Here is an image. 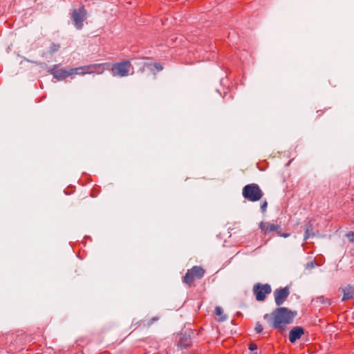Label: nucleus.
<instances>
[{"mask_svg": "<svg viewBox=\"0 0 354 354\" xmlns=\"http://www.w3.org/2000/svg\"><path fill=\"white\" fill-rule=\"evenodd\" d=\"M249 349L251 351H255L257 349V346L254 344V343H251L250 345H249Z\"/></svg>", "mask_w": 354, "mask_h": 354, "instance_id": "nucleus-23", "label": "nucleus"}, {"mask_svg": "<svg viewBox=\"0 0 354 354\" xmlns=\"http://www.w3.org/2000/svg\"><path fill=\"white\" fill-rule=\"evenodd\" d=\"M346 236L351 243H354V233L353 232H348Z\"/></svg>", "mask_w": 354, "mask_h": 354, "instance_id": "nucleus-18", "label": "nucleus"}, {"mask_svg": "<svg viewBox=\"0 0 354 354\" xmlns=\"http://www.w3.org/2000/svg\"><path fill=\"white\" fill-rule=\"evenodd\" d=\"M242 194L248 201L256 202L262 198L263 194L257 184L252 183L243 187Z\"/></svg>", "mask_w": 354, "mask_h": 354, "instance_id": "nucleus-3", "label": "nucleus"}, {"mask_svg": "<svg viewBox=\"0 0 354 354\" xmlns=\"http://www.w3.org/2000/svg\"><path fill=\"white\" fill-rule=\"evenodd\" d=\"M153 66L158 71H160L163 69V67L159 63H154Z\"/></svg>", "mask_w": 354, "mask_h": 354, "instance_id": "nucleus-21", "label": "nucleus"}, {"mask_svg": "<svg viewBox=\"0 0 354 354\" xmlns=\"http://www.w3.org/2000/svg\"><path fill=\"white\" fill-rule=\"evenodd\" d=\"M131 68V62L129 60L115 63L111 68L112 75L115 77H127L129 75Z\"/></svg>", "mask_w": 354, "mask_h": 354, "instance_id": "nucleus-4", "label": "nucleus"}, {"mask_svg": "<svg viewBox=\"0 0 354 354\" xmlns=\"http://www.w3.org/2000/svg\"><path fill=\"white\" fill-rule=\"evenodd\" d=\"M305 330L301 326L293 327L289 333V340L291 343H295L301 338L304 334Z\"/></svg>", "mask_w": 354, "mask_h": 354, "instance_id": "nucleus-9", "label": "nucleus"}, {"mask_svg": "<svg viewBox=\"0 0 354 354\" xmlns=\"http://www.w3.org/2000/svg\"><path fill=\"white\" fill-rule=\"evenodd\" d=\"M263 326L262 325L259 323V322H257L256 324V326H255V331L257 333H260L263 331Z\"/></svg>", "mask_w": 354, "mask_h": 354, "instance_id": "nucleus-19", "label": "nucleus"}, {"mask_svg": "<svg viewBox=\"0 0 354 354\" xmlns=\"http://www.w3.org/2000/svg\"><path fill=\"white\" fill-rule=\"evenodd\" d=\"M214 313L216 315L220 317V318L218 319L219 322H224L225 320H226L227 317L226 315H223V309L221 307H216Z\"/></svg>", "mask_w": 354, "mask_h": 354, "instance_id": "nucleus-15", "label": "nucleus"}, {"mask_svg": "<svg viewBox=\"0 0 354 354\" xmlns=\"http://www.w3.org/2000/svg\"><path fill=\"white\" fill-rule=\"evenodd\" d=\"M60 48V46L59 44H53L51 46H50V53H55L56 51H57L59 50V48Z\"/></svg>", "mask_w": 354, "mask_h": 354, "instance_id": "nucleus-17", "label": "nucleus"}, {"mask_svg": "<svg viewBox=\"0 0 354 354\" xmlns=\"http://www.w3.org/2000/svg\"><path fill=\"white\" fill-rule=\"evenodd\" d=\"M313 301L317 303V304L320 303V304H328V305L330 304V301L327 299H325L324 296H319V297L315 298L313 300Z\"/></svg>", "mask_w": 354, "mask_h": 354, "instance_id": "nucleus-16", "label": "nucleus"}, {"mask_svg": "<svg viewBox=\"0 0 354 354\" xmlns=\"http://www.w3.org/2000/svg\"><path fill=\"white\" fill-rule=\"evenodd\" d=\"M106 65H109V63H103V64H90L83 66H80L77 68H71L72 75H88V74H102L104 71V66Z\"/></svg>", "mask_w": 354, "mask_h": 354, "instance_id": "nucleus-2", "label": "nucleus"}, {"mask_svg": "<svg viewBox=\"0 0 354 354\" xmlns=\"http://www.w3.org/2000/svg\"><path fill=\"white\" fill-rule=\"evenodd\" d=\"M259 227L265 232H270L277 230L280 228V225L274 224H267L264 222L259 223Z\"/></svg>", "mask_w": 354, "mask_h": 354, "instance_id": "nucleus-11", "label": "nucleus"}, {"mask_svg": "<svg viewBox=\"0 0 354 354\" xmlns=\"http://www.w3.org/2000/svg\"><path fill=\"white\" fill-rule=\"evenodd\" d=\"M59 65H54L48 72L57 80H62L72 75L71 68L69 70L58 69Z\"/></svg>", "mask_w": 354, "mask_h": 354, "instance_id": "nucleus-7", "label": "nucleus"}, {"mask_svg": "<svg viewBox=\"0 0 354 354\" xmlns=\"http://www.w3.org/2000/svg\"><path fill=\"white\" fill-rule=\"evenodd\" d=\"M158 319V317H153V318H151V319L149 320V324H149V325H150L151 324H152V322H153V321H157Z\"/></svg>", "mask_w": 354, "mask_h": 354, "instance_id": "nucleus-25", "label": "nucleus"}, {"mask_svg": "<svg viewBox=\"0 0 354 354\" xmlns=\"http://www.w3.org/2000/svg\"><path fill=\"white\" fill-rule=\"evenodd\" d=\"M267 206H268V203L266 201H264L261 205V209L263 213L266 212V209H267Z\"/></svg>", "mask_w": 354, "mask_h": 354, "instance_id": "nucleus-20", "label": "nucleus"}, {"mask_svg": "<svg viewBox=\"0 0 354 354\" xmlns=\"http://www.w3.org/2000/svg\"><path fill=\"white\" fill-rule=\"evenodd\" d=\"M290 294L289 288L285 287L281 289H276L274 292V301L278 306H281L288 298Z\"/></svg>", "mask_w": 354, "mask_h": 354, "instance_id": "nucleus-8", "label": "nucleus"}, {"mask_svg": "<svg viewBox=\"0 0 354 354\" xmlns=\"http://www.w3.org/2000/svg\"><path fill=\"white\" fill-rule=\"evenodd\" d=\"M340 290L343 292V297L342 299V301H344L347 299L353 298V295H354V287L353 286L348 285L344 288H339V290Z\"/></svg>", "mask_w": 354, "mask_h": 354, "instance_id": "nucleus-10", "label": "nucleus"}, {"mask_svg": "<svg viewBox=\"0 0 354 354\" xmlns=\"http://www.w3.org/2000/svg\"><path fill=\"white\" fill-rule=\"evenodd\" d=\"M296 315V312L291 311L285 307L274 309L270 314H266L263 319L272 327L283 330L287 324H290Z\"/></svg>", "mask_w": 354, "mask_h": 354, "instance_id": "nucleus-1", "label": "nucleus"}, {"mask_svg": "<svg viewBox=\"0 0 354 354\" xmlns=\"http://www.w3.org/2000/svg\"><path fill=\"white\" fill-rule=\"evenodd\" d=\"M87 12L84 7L78 10H74L72 14V19L77 29H82L84 24L83 21L86 19Z\"/></svg>", "mask_w": 354, "mask_h": 354, "instance_id": "nucleus-6", "label": "nucleus"}, {"mask_svg": "<svg viewBox=\"0 0 354 354\" xmlns=\"http://www.w3.org/2000/svg\"><path fill=\"white\" fill-rule=\"evenodd\" d=\"M254 354H257V353H254Z\"/></svg>", "mask_w": 354, "mask_h": 354, "instance_id": "nucleus-26", "label": "nucleus"}, {"mask_svg": "<svg viewBox=\"0 0 354 354\" xmlns=\"http://www.w3.org/2000/svg\"><path fill=\"white\" fill-rule=\"evenodd\" d=\"M313 236H314L313 225L312 223H308L305 226V234H304V239L306 240L309 237Z\"/></svg>", "mask_w": 354, "mask_h": 354, "instance_id": "nucleus-13", "label": "nucleus"}, {"mask_svg": "<svg viewBox=\"0 0 354 354\" xmlns=\"http://www.w3.org/2000/svg\"><path fill=\"white\" fill-rule=\"evenodd\" d=\"M305 268L306 270H311L314 268V263L313 262H309L305 266Z\"/></svg>", "mask_w": 354, "mask_h": 354, "instance_id": "nucleus-22", "label": "nucleus"}, {"mask_svg": "<svg viewBox=\"0 0 354 354\" xmlns=\"http://www.w3.org/2000/svg\"><path fill=\"white\" fill-rule=\"evenodd\" d=\"M271 287L268 284L257 283L254 286L253 292L257 301H261L266 296L271 292Z\"/></svg>", "mask_w": 354, "mask_h": 354, "instance_id": "nucleus-5", "label": "nucleus"}, {"mask_svg": "<svg viewBox=\"0 0 354 354\" xmlns=\"http://www.w3.org/2000/svg\"><path fill=\"white\" fill-rule=\"evenodd\" d=\"M189 270L192 272V274L195 277V279H201L205 274L204 269L199 266H194Z\"/></svg>", "mask_w": 354, "mask_h": 354, "instance_id": "nucleus-12", "label": "nucleus"}, {"mask_svg": "<svg viewBox=\"0 0 354 354\" xmlns=\"http://www.w3.org/2000/svg\"><path fill=\"white\" fill-rule=\"evenodd\" d=\"M279 235L283 238H287V237L290 236L289 233H283V234L279 233Z\"/></svg>", "mask_w": 354, "mask_h": 354, "instance_id": "nucleus-24", "label": "nucleus"}, {"mask_svg": "<svg viewBox=\"0 0 354 354\" xmlns=\"http://www.w3.org/2000/svg\"><path fill=\"white\" fill-rule=\"evenodd\" d=\"M195 279V277L192 274V272L188 270L183 278V281L190 286L194 283Z\"/></svg>", "mask_w": 354, "mask_h": 354, "instance_id": "nucleus-14", "label": "nucleus"}]
</instances>
